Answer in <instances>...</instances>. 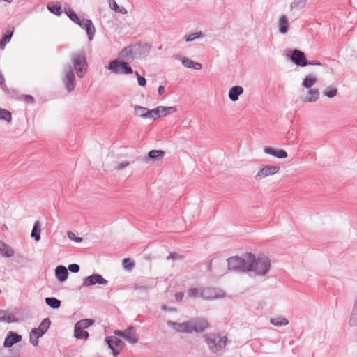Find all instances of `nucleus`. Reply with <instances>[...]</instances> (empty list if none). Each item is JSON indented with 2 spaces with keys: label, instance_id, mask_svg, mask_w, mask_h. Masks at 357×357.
<instances>
[{
  "label": "nucleus",
  "instance_id": "obj_32",
  "mask_svg": "<svg viewBox=\"0 0 357 357\" xmlns=\"http://www.w3.org/2000/svg\"><path fill=\"white\" fill-rule=\"evenodd\" d=\"M94 323V320L91 319H84L79 321H77L75 325L77 326V329L79 328H87L91 326Z\"/></svg>",
  "mask_w": 357,
  "mask_h": 357
},
{
  "label": "nucleus",
  "instance_id": "obj_54",
  "mask_svg": "<svg viewBox=\"0 0 357 357\" xmlns=\"http://www.w3.org/2000/svg\"><path fill=\"white\" fill-rule=\"evenodd\" d=\"M158 92L159 95H162L165 92V87L163 86H160L158 89Z\"/></svg>",
  "mask_w": 357,
  "mask_h": 357
},
{
  "label": "nucleus",
  "instance_id": "obj_39",
  "mask_svg": "<svg viewBox=\"0 0 357 357\" xmlns=\"http://www.w3.org/2000/svg\"><path fill=\"white\" fill-rule=\"evenodd\" d=\"M148 109L142 106H135V114L140 117L146 119Z\"/></svg>",
  "mask_w": 357,
  "mask_h": 357
},
{
  "label": "nucleus",
  "instance_id": "obj_11",
  "mask_svg": "<svg viewBox=\"0 0 357 357\" xmlns=\"http://www.w3.org/2000/svg\"><path fill=\"white\" fill-rule=\"evenodd\" d=\"M114 334L116 336L122 337L128 343L136 344L138 342V337L135 333V329L132 326H130L124 331L115 330Z\"/></svg>",
  "mask_w": 357,
  "mask_h": 357
},
{
  "label": "nucleus",
  "instance_id": "obj_58",
  "mask_svg": "<svg viewBox=\"0 0 357 357\" xmlns=\"http://www.w3.org/2000/svg\"><path fill=\"white\" fill-rule=\"evenodd\" d=\"M3 230H6V229H7V227H6V225H3Z\"/></svg>",
  "mask_w": 357,
  "mask_h": 357
},
{
  "label": "nucleus",
  "instance_id": "obj_2",
  "mask_svg": "<svg viewBox=\"0 0 357 357\" xmlns=\"http://www.w3.org/2000/svg\"><path fill=\"white\" fill-rule=\"evenodd\" d=\"M167 324L169 326L178 332L187 333H191L192 332L202 333L208 327L207 320L202 318L189 320L183 323L167 321Z\"/></svg>",
  "mask_w": 357,
  "mask_h": 357
},
{
  "label": "nucleus",
  "instance_id": "obj_44",
  "mask_svg": "<svg viewBox=\"0 0 357 357\" xmlns=\"http://www.w3.org/2000/svg\"><path fill=\"white\" fill-rule=\"evenodd\" d=\"M159 117H160L159 110L157 109V107H155L153 109H148L146 119H151L153 120H155Z\"/></svg>",
  "mask_w": 357,
  "mask_h": 357
},
{
  "label": "nucleus",
  "instance_id": "obj_15",
  "mask_svg": "<svg viewBox=\"0 0 357 357\" xmlns=\"http://www.w3.org/2000/svg\"><path fill=\"white\" fill-rule=\"evenodd\" d=\"M108 281L105 280L101 275L100 274H93L91 275L87 276L83 280V286L89 287L92 285H95L96 284H107Z\"/></svg>",
  "mask_w": 357,
  "mask_h": 357
},
{
  "label": "nucleus",
  "instance_id": "obj_17",
  "mask_svg": "<svg viewBox=\"0 0 357 357\" xmlns=\"http://www.w3.org/2000/svg\"><path fill=\"white\" fill-rule=\"evenodd\" d=\"M175 59L181 61L182 65L186 68L200 70L202 68V65L200 63L195 62L187 56L177 55L175 56Z\"/></svg>",
  "mask_w": 357,
  "mask_h": 357
},
{
  "label": "nucleus",
  "instance_id": "obj_12",
  "mask_svg": "<svg viewBox=\"0 0 357 357\" xmlns=\"http://www.w3.org/2000/svg\"><path fill=\"white\" fill-rule=\"evenodd\" d=\"M105 342L108 344L114 356L119 355L125 345L124 342L116 337H107Z\"/></svg>",
  "mask_w": 357,
  "mask_h": 357
},
{
  "label": "nucleus",
  "instance_id": "obj_56",
  "mask_svg": "<svg viewBox=\"0 0 357 357\" xmlns=\"http://www.w3.org/2000/svg\"><path fill=\"white\" fill-rule=\"evenodd\" d=\"M134 288H135V289H144V287L135 285Z\"/></svg>",
  "mask_w": 357,
  "mask_h": 357
},
{
  "label": "nucleus",
  "instance_id": "obj_20",
  "mask_svg": "<svg viewBox=\"0 0 357 357\" xmlns=\"http://www.w3.org/2000/svg\"><path fill=\"white\" fill-rule=\"evenodd\" d=\"M277 26L278 32L280 34L284 35L287 33L289 29V23L288 17L285 15H282L279 17Z\"/></svg>",
  "mask_w": 357,
  "mask_h": 357
},
{
  "label": "nucleus",
  "instance_id": "obj_50",
  "mask_svg": "<svg viewBox=\"0 0 357 357\" xmlns=\"http://www.w3.org/2000/svg\"><path fill=\"white\" fill-rule=\"evenodd\" d=\"M129 164L130 163L127 161L122 162L118 164L117 166L115 167V169L117 170L123 169V168L128 167L129 165Z\"/></svg>",
  "mask_w": 357,
  "mask_h": 357
},
{
  "label": "nucleus",
  "instance_id": "obj_31",
  "mask_svg": "<svg viewBox=\"0 0 357 357\" xmlns=\"http://www.w3.org/2000/svg\"><path fill=\"white\" fill-rule=\"evenodd\" d=\"M108 4L110 9L113 10L116 13H119L123 15L127 13V10L123 7L120 8L115 0H109Z\"/></svg>",
  "mask_w": 357,
  "mask_h": 357
},
{
  "label": "nucleus",
  "instance_id": "obj_25",
  "mask_svg": "<svg viewBox=\"0 0 357 357\" xmlns=\"http://www.w3.org/2000/svg\"><path fill=\"white\" fill-rule=\"evenodd\" d=\"M14 254L15 251L10 246L0 241V255L5 257H10Z\"/></svg>",
  "mask_w": 357,
  "mask_h": 357
},
{
  "label": "nucleus",
  "instance_id": "obj_14",
  "mask_svg": "<svg viewBox=\"0 0 357 357\" xmlns=\"http://www.w3.org/2000/svg\"><path fill=\"white\" fill-rule=\"evenodd\" d=\"M320 93L318 89H309L305 93L304 90L301 91V100L303 102H314L319 98Z\"/></svg>",
  "mask_w": 357,
  "mask_h": 357
},
{
  "label": "nucleus",
  "instance_id": "obj_40",
  "mask_svg": "<svg viewBox=\"0 0 357 357\" xmlns=\"http://www.w3.org/2000/svg\"><path fill=\"white\" fill-rule=\"evenodd\" d=\"M0 120H4L8 123L10 122L12 120L11 113L6 109L0 108Z\"/></svg>",
  "mask_w": 357,
  "mask_h": 357
},
{
  "label": "nucleus",
  "instance_id": "obj_30",
  "mask_svg": "<svg viewBox=\"0 0 357 357\" xmlns=\"http://www.w3.org/2000/svg\"><path fill=\"white\" fill-rule=\"evenodd\" d=\"M157 109L159 110V116H165L168 114H172L176 112V108L175 107H164V106H158Z\"/></svg>",
  "mask_w": 357,
  "mask_h": 357
},
{
  "label": "nucleus",
  "instance_id": "obj_9",
  "mask_svg": "<svg viewBox=\"0 0 357 357\" xmlns=\"http://www.w3.org/2000/svg\"><path fill=\"white\" fill-rule=\"evenodd\" d=\"M280 171V167L278 165H261L255 176V179L257 181L269 176H273Z\"/></svg>",
  "mask_w": 357,
  "mask_h": 357
},
{
  "label": "nucleus",
  "instance_id": "obj_42",
  "mask_svg": "<svg viewBox=\"0 0 357 357\" xmlns=\"http://www.w3.org/2000/svg\"><path fill=\"white\" fill-rule=\"evenodd\" d=\"M65 13L68 16V17L75 24H77L80 20L77 14L71 8H65Z\"/></svg>",
  "mask_w": 357,
  "mask_h": 357
},
{
  "label": "nucleus",
  "instance_id": "obj_26",
  "mask_svg": "<svg viewBox=\"0 0 357 357\" xmlns=\"http://www.w3.org/2000/svg\"><path fill=\"white\" fill-rule=\"evenodd\" d=\"M317 79L313 74H309L305 76L302 82V86L307 89H312V87L316 84Z\"/></svg>",
  "mask_w": 357,
  "mask_h": 357
},
{
  "label": "nucleus",
  "instance_id": "obj_49",
  "mask_svg": "<svg viewBox=\"0 0 357 357\" xmlns=\"http://www.w3.org/2000/svg\"><path fill=\"white\" fill-rule=\"evenodd\" d=\"M68 270L73 273H77L79 271V265L76 264H72L68 266Z\"/></svg>",
  "mask_w": 357,
  "mask_h": 357
},
{
  "label": "nucleus",
  "instance_id": "obj_51",
  "mask_svg": "<svg viewBox=\"0 0 357 357\" xmlns=\"http://www.w3.org/2000/svg\"><path fill=\"white\" fill-rule=\"evenodd\" d=\"M174 259H174H181V257L176 253H174L167 257V259Z\"/></svg>",
  "mask_w": 357,
  "mask_h": 357
},
{
  "label": "nucleus",
  "instance_id": "obj_55",
  "mask_svg": "<svg viewBox=\"0 0 357 357\" xmlns=\"http://www.w3.org/2000/svg\"><path fill=\"white\" fill-rule=\"evenodd\" d=\"M307 65L320 66L321 63L317 61H307Z\"/></svg>",
  "mask_w": 357,
  "mask_h": 357
},
{
  "label": "nucleus",
  "instance_id": "obj_10",
  "mask_svg": "<svg viewBox=\"0 0 357 357\" xmlns=\"http://www.w3.org/2000/svg\"><path fill=\"white\" fill-rule=\"evenodd\" d=\"M207 268L215 276H222L227 272L225 263L222 259L211 260L207 266Z\"/></svg>",
  "mask_w": 357,
  "mask_h": 357
},
{
  "label": "nucleus",
  "instance_id": "obj_5",
  "mask_svg": "<svg viewBox=\"0 0 357 357\" xmlns=\"http://www.w3.org/2000/svg\"><path fill=\"white\" fill-rule=\"evenodd\" d=\"M73 68L79 78H82L87 71V62L84 53H76L72 55Z\"/></svg>",
  "mask_w": 357,
  "mask_h": 357
},
{
  "label": "nucleus",
  "instance_id": "obj_46",
  "mask_svg": "<svg viewBox=\"0 0 357 357\" xmlns=\"http://www.w3.org/2000/svg\"><path fill=\"white\" fill-rule=\"evenodd\" d=\"M337 93V89L333 87L326 88L324 91V95L328 98H333Z\"/></svg>",
  "mask_w": 357,
  "mask_h": 357
},
{
  "label": "nucleus",
  "instance_id": "obj_19",
  "mask_svg": "<svg viewBox=\"0 0 357 357\" xmlns=\"http://www.w3.org/2000/svg\"><path fill=\"white\" fill-rule=\"evenodd\" d=\"M291 60L296 65L299 66H305L307 65V61H306L305 54L298 50H295L292 52L291 55Z\"/></svg>",
  "mask_w": 357,
  "mask_h": 357
},
{
  "label": "nucleus",
  "instance_id": "obj_41",
  "mask_svg": "<svg viewBox=\"0 0 357 357\" xmlns=\"http://www.w3.org/2000/svg\"><path fill=\"white\" fill-rule=\"evenodd\" d=\"M13 36V31H7L3 38L0 41V47L1 50H4L6 45L10 42Z\"/></svg>",
  "mask_w": 357,
  "mask_h": 357
},
{
  "label": "nucleus",
  "instance_id": "obj_3",
  "mask_svg": "<svg viewBox=\"0 0 357 357\" xmlns=\"http://www.w3.org/2000/svg\"><path fill=\"white\" fill-rule=\"evenodd\" d=\"M209 349L213 354L221 355L225 349L227 338L219 334H209L204 336Z\"/></svg>",
  "mask_w": 357,
  "mask_h": 357
},
{
  "label": "nucleus",
  "instance_id": "obj_45",
  "mask_svg": "<svg viewBox=\"0 0 357 357\" xmlns=\"http://www.w3.org/2000/svg\"><path fill=\"white\" fill-rule=\"evenodd\" d=\"M134 262L129 258L123 260V267L126 271H131L134 268Z\"/></svg>",
  "mask_w": 357,
  "mask_h": 357
},
{
  "label": "nucleus",
  "instance_id": "obj_35",
  "mask_svg": "<svg viewBox=\"0 0 357 357\" xmlns=\"http://www.w3.org/2000/svg\"><path fill=\"white\" fill-rule=\"evenodd\" d=\"M45 303L53 309H58L61 306V301L54 297L46 298Z\"/></svg>",
  "mask_w": 357,
  "mask_h": 357
},
{
  "label": "nucleus",
  "instance_id": "obj_24",
  "mask_svg": "<svg viewBox=\"0 0 357 357\" xmlns=\"http://www.w3.org/2000/svg\"><path fill=\"white\" fill-rule=\"evenodd\" d=\"M68 275V273L65 266L60 265L56 268L55 275L59 282H63L66 281L67 280Z\"/></svg>",
  "mask_w": 357,
  "mask_h": 357
},
{
  "label": "nucleus",
  "instance_id": "obj_27",
  "mask_svg": "<svg viewBox=\"0 0 357 357\" xmlns=\"http://www.w3.org/2000/svg\"><path fill=\"white\" fill-rule=\"evenodd\" d=\"M270 323L277 327L284 326L289 324V320L282 316H276L271 318Z\"/></svg>",
  "mask_w": 357,
  "mask_h": 357
},
{
  "label": "nucleus",
  "instance_id": "obj_34",
  "mask_svg": "<svg viewBox=\"0 0 357 357\" xmlns=\"http://www.w3.org/2000/svg\"><path fill=\"white\" fill-rule=\"evenodd\" d=\"M74 335L77 339H87L89 337V333L83 328L77 329L76 325H75Z\"/></svg>",
  "mask_w": 357,
  "mask_h": 357
},
{
  "label": "nucleus",
  "instance_id": "obj_7",
  "mask_svg": "<svg viewBox=\"0 0 357 357\" xmlns=\"http://www.w3.org/2000/svg\"><path fill=\"white\" fill-rule=\"evenodd\" d=\"M64 76L63 77V82L66 89L68 92H71L75 87V76L71 66H68L63 70Z\"/></svg>",
  "mask_w": 357,
  "mask_h": 357
},
{
  "label": "nucleus",
  "instance_id": "obj_16",
  "mask_svg": "<svg viewBox=\"0 0 357 357\" xmlns=\"http://www.w3.org/2000/svg\"><path fill=\"white\" fill-rule=\"evenodd\" d=\"M77 24H78L80 27L86 30L88 38L90 41L93 39L96 29L91 20L82 19L80 20Z\"/></svg>",
  "mask_w": 357,
  "mask_h": 357
},
{
  "label": "nucleus",
  "instance_id": "obj_21",
  "mask_svg": "<svg viewBox=\"0 0 357 357\" xmlns=\"http://www.w3.org/2000/svg\"><path fill=\"white\" fill-rule=\"evenodd\" d=\"M264 152L266 154L271 155L278 159H284L287 157V153L283 149H278L270 146H266L264 149Z\"/></svg>",
  "mask_w": 357,
  "mask_h": 357
},
{
  "label": "nucleus",
  "instance_id": "obj_47",
  "mask_svg": "<svg viewBox=\"0 0 357 357\" xmlns=\"http://www.w3.org/2000/svg\"><path fill=\"white\" fill-rule=\"evenodd\" d=\"M135 74L137 76V82H138V84L140 86H144L146 84V80L145 78L141 77L139 75V74L138 73L137 71H135Z\"/></svg>",
  "mask_w": 357,
  "mask_h": 357
},
{
  "label": "nucleus",
  "instance_id": "obj_43",
  "mask_svg": "<svg viewBox=\"0 0 357 357\" xmlns=\"http://www.w3.org/2000/svg\"><path fill=\"white\" fill-rule=\"evenodd\" d=\"M349 324L350 326H357V308L353 307Z\"/></svg>",
  "mask_w": 357,
  "mask_h": 357
},
{
  "label": "nucleus",
  "instance_id": "obj_23",
  "mask_svg": "<svg viewBox=\"0 0 357 357\" xmlns=\"http://www.w3.org/2000/svg\"><path fill=\"white\" fill-rule=\"evenodd\" d=\"M244 90L241 86H232L228 91V97L232 102H236L238 100L239 96L243 94Z\"/></svg>",
  "mask_w": 357,
  "mask_h": 357
},
{
  "label": "nucleus",
  "instance_id": "obj_22",
  "mask_svg": "<svg viewBox=\"0 0 357 357\" xmlns=\"http://www.w3.org/2000/svg\"><path fill=\"white\" fill-rule=\"evenodd\" d=\"M204 287H191L187 290L188 297L204 299Z\"/></svg>",
  "mask_w": 357,
  "mask_h": 357
},
{
  "label": "nucleus",
  "instance_id": "obj_18",
  "mask_svg": "<svg viewBox=\"0 0 357 357\" xmlns=\"http://www.w3.org/2000/svg\"><path fill=\"white\" fill-rule=\"evenodd\" d=\"M22 336L15 332L9 331L5 338L3 346L6 348H10L13 347L15 343L21 342Z\"/></svg>",
  "mask_w": 357,
  "mask_h": 357
},
{
  "label": "nucleus",
  "instance_id": "obj_8",
  "mask_svg": "<svg viewBox=\"0 0 357 357\" xmlns=\"http://www.w3.org/2000/svg\"><path fill=\"white\" fill-rule=\"evenodd\" d=\"M107 68L116 74H130L132 73V70L128 63L117 60L111 61Z\"/></svg>",
  "mask_w": 357,
  "mask_h": 357
},
{
  "label": "nucleus",
  "instance_id": "obj_36",
  "mask_svg": "<svg viewBox=\"0 0 357 357\" xmlns=\"http://www.w3.org/2000/svg\"><path fill=\"white\" fill-rule=\"evenodd\" d=\"M204 37V33L202 31H196L189 33L185 36V42H192L195 40Z\"/></svg>",
  "mask_w": 357,
  "mask_h": 357
},
{
  "label": "nucleus",
  "instance_id": "obj_57",
  "mask_svg": "<svg viewBox=\"0 0 357 357\" xmlns=\"http://www.w3.org/2000/svg\"><path fill=\"white\" fill-rule=\"evenodd\" d=\"M353 307L357 308V296H356V298H355L354 303V307Z\"/></svg>",
  "mask_w": 357,
  "mask_h": 357
},
{
  "label": "nucleus",
  "instance_id": "obj_33",
  "mask_svg": "<svg viewBox=\"0 0 357 357\" xmlns=\"http://www.w3.org/2000/svg\"><path fill=\"white\" fill-rule=\"evenodd\" d=\"M165 155V152L162 150H151L148 153L149 159L153 160H157L162 158Z\"/></svg>",
  "mask_w": 357,
  "mask_h": 357
},
{
  "label": "nucleus",
  "instance_id": "obj_29",
  "mask_svg": "<svg viewBox=\"0 0 357 357\" xmlns=\"http://www.w3.org/2000/svg\"><path fill=\"white\" fill-rule=\"evenodd\" d=\"M40 231H41V225L38 221H36L34 223L33 229L31 231V236L36 241H38L40 239Z\"/></svg>",
  "mask_w": 357,
  "mask_h": 357
},
{
  "label": "nucleus",
  "instance_id": "obj_13",
  "mask_svg": "<svg viewBox=\"0 0 357 357\" xmlns=\"http://www.w3.org/2000/svg\"><path fill=\"white\" fill-rule=\"evenodd\" d=\"M225 296V291L219 288L204 287L203 300H214L222 298Z\"/></svg>",
  "mask_w": 357,
  "mask_h": 357
},
{
  "label": "nucleus",
  "instance_id": "obj_48",
  "mask_svg": "<svg viewBox=\"0 0 357 357\" xmlns=\"http://www.w3.org/2000/svg\"><path fill=\"white\" fill-rule=\"evenodd\" d=\"M68 237L70 240H72V241H75L76 243H79V242H81L82 241V238L75 236V234L73 232H72V231H68Z\"/></svg>",
  "mask_w": 357,
  "mask_h": 357
},
{
  "label": "nucleus",
  "instance_id": "obj_52",
  "mask_svg": "<svg viewBox=\"0 0 357 357\" xmlns=\"http://www.w3.org/2000/svg\"><path fill=\"white\" fill-rule=\"evenodd\" d=\"M183 293L182 292H177L175 294V298L178 301H181L183 298Z\"/></svg>",
  "mask_w": 357,
  "mask_h": 357
},
{
  "label": "nucleus",
  "instance_id": "obj_1",
  "mask_svg": "<svg viewBox=\"0 0 357 357\" xmlns=\"http://www.w3.org/2000/svg\"><path fill=\"white\" fill-rule=\"evenodd\" d=\"M246 259L248 263V271L254 272L256 275L264 276L271 269V259L264 254L260 253L255 256L248 252Z\"/></svg>",
  "mask_w": 357,
  "mask_h": 357
},
{
  "label": "nucleus",
  "instance_id": "obj_4",
  "mask_svg": "<svg viewBox=\"0 0 357 357\" xmlns=\"http://www.w3.org/2000/svg\"><path fill=\"white\" fill-rule=\"evenodd\" d=\"M227 270L232 271L246 272L248 271V263L246 259V254L243 257L232 256L227 259Z\"/></svg>",
  "mask_w": 357,
  "mask_h": 357
},
{
  "label": "nucleus",
  "instance_id": "obj_38",
  "mask_svg": "<svg viewBox=\"0 0 357 357\" xmlns=\"http://www.w3.org/2000/svg\"><path fill=\"white\" fill-rule=\"evenodd\" d=\"M307 3V0H295L291 3L290 8L293 10H300L303 8Z\"/></svg>",
  "mask_w": 357,
  "mask_h": 357
},
{
  "label": "nucleus",
  "instance_id": "obj_6",
  "mask_svg": "<svg viewBox=\"0 0 357 357\" xmlns=\"http://www.w3.org/2000/svg\"><path fill=\"white\" fill-rule=\"evenodd\" d=\"M50 325V320L47 318L43 320L38 328L31 329L29 335V341L33 346H38V339L47 331Z\"/></svg>",
  "mask_w": 357,
  "mask_h": 357
},
{
  "label": "nucleus",
  "instance_id": "obj_53",
  "mask_svg": "<svg viewBox=\"0 0 357 357\" xmlns=\"http://www.w3.org/2000/svg\"><path fill=\"white\" fill-rule=\"evenodd\" d=\"M24 100L25 101L28 102H30V103H33V102H34L33 98L31 96H30V95L24 96Z\"/></svg>",
  "mask_w": 357,
  "mask_h": 357
},
{
  "label": "nucleus",
  "instance_id": "obj_28",
  "mask_svg": "<svg viewBox=\"0 0 357 357\" xmlns=\"http://www.w3.org/2000/svg\"><path fill=\"white\" fill-rule=\"evenodd\" d=\"M16 321L15 316L8 311L0 310V322L12 323Z\"/></svg>",
  "mask_w": 357,
  "mask_h": 357
},
{
  "label": "nucleus",
  "instance_id": "obj_37",
  "mask_svg": "<svg viewBox=\"0 0 357 357\" xmlns=\"http://www.w3.org/2000/svg\"><path fill=\"white\" fill-rule=\"evenodd\" d=\"M47 9L50 13L59 16L62 14V8L61 5L49 3L47 5Z\"/></svg>",
  "mask_w": 357,
  "mask_h": 357
}]
</instances>
